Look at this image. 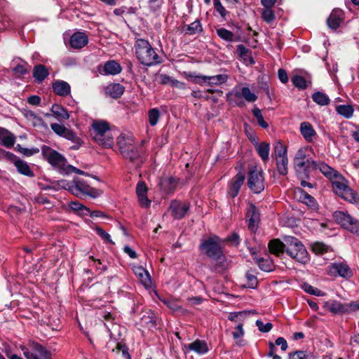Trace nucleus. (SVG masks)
Masks as SVG:
<instances>
[{"label":"nucleus","instance_id":"f257e3e1","mask_svg":"<svg viewBox=\"0 0 359 359\" xmlns=\"http://www.w3.org/2000/svg\"><path fill=\"white\" fill-rule=\"evenodd\" d=\"M135 49L137 58L141 64L150 67L161 62V57L148 41L137 39L135 43Z\"/></svg>","mask_w":359,"mask_h":359},{"label":"nucleus","instance_id":"f03ea898","mask_svg":"<svg viewBox=\"0 0 359 359\" xmlns=\"http://www.w3.org/2000/svg\"><path fill=\"white\" fill-rule=\"evenodd\" d=\"M286 254L297 262L305 265L310 261L307 250L304 244L297 238L288 236L285 238Z\"/></svg>","mask_w":359,"mask_h":359},{"label":"nucleus","instance_id":"7ed1b4c3","mask_svg":"<svg viewBox=\"0 0 359 359\" xmlns=\"http://www.w3.org/2000/svg\"><path fill=\"white\" fill-rule=\"evenodd\" d=\"M334 192L344 201L359 205V195L349 187V182L340 173L332 181Z\"/></svg>","mask_w":359,"mask_h":359},{"label":"nucleus","instance_id":"20e7f679","mask_svg":"<svg viewBox=\"0 0 359 359\" xmlns=\"http://www.w3.org/2000/svg\"><path fill=\"white\" fill-rule=\"evenodd\" d=\"M91 135L93 140L105 148H111L114 145V135L109 125L104 121H95L92 124Z\"/></svg>","mask_w":359,"mask_h":359},{"label":"nucleus","instance_id":"39448f33","mask_svg":"<svg viewBox=\"0 0 359 359\" xmlns=\"http://www.w3.org/2000/svg\"><path fill=\"white\" fill-rule=\"evenodd\" d=\"M117 144L122 156L137 165L142 162L140 151L134 145V140L126 135L117 137Z\"/></svg>","mask_w":359,"mask_h":359},{"label":"nucleus","instance_id":"423d86ee","mask_svg":"<svg viewBox=\"0 0 359 359\" xmlns=\"http://www.w3.org/2000/svg\"><path fill=\"white\" fill-rule=\"evenodd\" d=\"M20 348L26 359H52L49 351L33 340H29L26 345H20Z\"/></svg>","mask_w":359,"mask_h":359},{"label":"nucleus","instance_id":"0eeeda50","mask_svg":"<svg viewBox=\"0 0 359 359\" xmlns=\"http://www.w3.org/2000/svg\"><path fill=\"white\" fill-rule=\"evenodd\" d=\"M50 128L57 136L70 141L72 143V149L78 150L82 145L83 141L81 137L72 129L66 127L64 124L53 123L50 124Z\"/></svg>","mask_w":359,"mask_h":359},{"label":"nucleus","instance_id":"6e6552de","mask_svg":"<svg viewBox=\"0 0 359 359\" xmlns=\"http://www.w3.org/2000/svg\"><path fill=\"white\" fill-rule=\"evenodd\" d=\"M71 194L76 197H81L82 196H88L95 198L100 196L102 194V191L100 189L91 187L83 180L79 178H74L72 180Z\"/></svg>","mask_w":359,"mask_h":359},{"label":"nucleus","instance_id":"1a4fd4ad","mask_svg":"<svg viewBox=\"0 0 359 359\" xmlns=\"http://www.w3.org/2000/svg\"><path fill=\"white\" fill-rule=\"evenodd\" d=\"M199 249L211 259H218L222 256L220 239L216 236L203 240L199 245Z\"/></svg>","mask_w":359,"mask_h":359},{"label":"nucleus","instance_id":"9d476101","mask_svg":"<svg viewBox=\"0 0 359 359\" xmlns=\"http://www.w3.org/2000/svg\"><path fill=\"white\" fill-rule=\"evenodd\" d=\"M333 217L342 227L359 236V221L357 219L343 211L334 212Z\"/></svg>","mask_w":359,"mask_h":359},{"label":"nucleus","instance_id":"9b49d317","mask_svg":"<svg viewBox=\"0 0 359 359\" xmlns=\"http://www.w3.org/2000/svg\"><path fill=\"white\" fill-rule=\"evenodd\" d=\"M274 156L276 168L279 174L285 175L288 172V158L286 147L280 142H277L274 146Z\"/></svg>","mask_w":359,"mask_h":359},{"label":"nucleus","instance_id":"f8f14e48","mask_svg":"<svg viewBox=\"0 0 359 359\" xmlns=\"http://www.w3.org/2000/svg\"><path fill=\"white\" fill-rule=\"evenodd\" d=\"M41 152L45 159L51 165L60 170L61 169H65L67 161L65 157L60 153L48 146H43Z\"/></svg>","mask_w":359,"mask_h":359},{"label":"nucleus","instance_id":"ddd939ff","mask_svg":"<svg viewBox=\"0 0 359 359\" xmlns=\"http://www.w3.org/2000/svg\"><path fill=\"white\" fill-rule=\"evenodd\" d=\"M248 185L254 193H261L264 189V179L262 170H258L256 167L252 168L249 171Z\"/></svg>","mask_w":359,"mask_h":359},{"label":"nucleus","instance_id":"4468645a","mask_svg":"<svg viewBox=\"0 0 359 359\" xmlns=\"http://www.w3.org/2000/svg\"><path fill=\"white\" fill-rule=\"evenodd\" d=\"M327 273L329 276L348 279L352 277L353 272L349 266L346 262H339L330 264L327 269Z\"/></svg>","mask_w":359,"mask_h":359},{"label":"nucleus","instance_id":"2eb2a0df","mask_svg":"<svg viewBox=\"0 0 359 359\" xmlns=\"http://www.w3.org/2000/svg\"><path fill=\"white\" fill-rule=\"evenodd\" d=\"M308 166L311 167V170L313 171H320L330 181L339 174L338 171L321 161L308 160Z\"/></svg>","mask_w":359,"mask_h":359},{"label":"nucleus","instance_id":"dca6fc26","mask_svg":"<svg viewBox=\"0 0 359 359\" xmlns=\"http://www.w3.org/2000/svg\"><path fill=\"white\" fill-rule=\"evenodd\" d=\"M227 96H233L236 99L234 102L237 106L243 105V101L241 100L242 97L248 102H255L257 99V96L245 86L242 87L240 90L236 87L231 93L227 94Z\"/></svg>","mask_w":359,"mask_h":359},{"label":"nucleus","instance_id":"f3484780","mask_svg":"<svg viewBox=\"0 0 359 359\" xmlns=\"http://www.w3.org/2000/svg\"><path fill=\"white\" fill-rule=\"evenodd\" d=\"M245 180V174L240 172L229 182L228 194L231 198H235L238 194V192L241 186L243 184Z\"/></svg>","mask_w":359,"mask_h":359},{"label":"nucleus","instance_id":"a211bd4d","mask_svg":"<svg viewBox=\"0 0 359 359\" xmlns=\"http://www.w3.org/2000/svg\"><path fill=\"white\" fill-rule=\"evenodd\" d=\"M172 216L177 219L184 217L189 210V204L180 201H172L170 206Z\"/></svg>","mask_w":359,"mask_h":359},{"label":"nucleus","instance_id":"6ab92c4d","mask_svg":"<svg viewBox=\"0 0 359 359\" xmlns=\"http://www.w3.org/2000/svg\"><path fill=\"white\" fill-rule=\"evenodd\" d=\"M51 114L47 113L46 117L54 116L58 121H66L70 117L67 109L58 104H53L50 107Z\"/></svg>","mask_w":359,"mask_h":359},{"label":"nucleus","instance_id":"aec40b11","mask_svg":"<svg viewBox=\"0 0 359 359\" xmlns=\"http://www.w3.org/2000/svg\"><path fill=\"white\" fill-rule=\"evenodd\" d=\"M299 130L301 135L307 142H313L316 139L317 133L309 122H302L300 124Z\"/></svg>","mask_w":359,"mask_h":359},{"label":"nucleus","instance_id":"412c9836","mask_svg":"<svg viewBox=\"0 0 359 359\" xmlns=\"http://www.w3.org/2000/svg\"><path fill=\"white\" fill-rule=\"evenodd\" d=\"M133 270L140 283L145 287L148 288L151 286V278L147 270L139 265L133 266Z\"/></svg>","mask_w":359,"mask_h":359},{"label":"nucleus","instance_id":"4be33fe9","mask_svg":"<svg viewBox=\"0 0 359 359\" xmlns=\"http://www.w3.org/2000/svg\"><path fill=\"white\" fill-rule=\"evenodd\" d=\"M246 216L248 218L249 229L255 231L257 229L259 222V213L253 204H250Z\"/></svg>","mask_w":359,"mask_h":359},{"label":"nucleus","instance_id":"5701e85b","mask_svg":"<svg viewBox=\"0 0 359 359\" xmlns=\"http://www.w3.org/2000/svg\"><path fill=\"white\" fill-rule=\"evenodd\" d=\"M88 42V37L81 32H76L74 33L71 37L69 43L72 48L74 49H80L87 45Z\"/></svg>","mask_w":359,"mask_h":359},{"label":"nucleus","instance_id":"b1692460","mask_svg":"<svg viewBox=\"0 0 359 359\" xmlns=\"http://www.w3.org/2000/svg\"><path fill=\"white\" fill-rule=\"evenodd\" d=\"M53 92L60 97H67L70 94V85L62 80H56L52 84Z\"/></svg>","mask_w":359,"mask_h":359},{"label":"nucleus","instance_id":"393cba45","mask_svg":"<svg viewBox=\"0 0 359 359\" xmlns=\"http://www.w3.org/2000/svg\"><path fill=\"white\" fill-rule=\"evenodd\" d=\"M343 20V12L340 9H334L327 20L330 28L337 29Z\"/></svg>","mask_w":359,"mask_h":359},{"label":"nucleus","instance_id":"a878e982","mask_svg":"<svg viewBox=\"0 0 359 359\" xmlns=\"http://www.w3.org/2000/svg\"><path fill=\"white\" fill-rule=\"evenodd\" d=\"M185 348L199 355H203L208 352L207 343L199 339H196L194 342L185 346Z\"/></svg>","mask_w":359,"mask_h":359},{"label":"nucleus","instance_id":"bb28decb","mask_svg":"<svg viewBox=\"0 0 359 359\" xmlns=\"http://www.w3.org/2000/svg\"><path fill=\"white\" fill-rule=\"evenodd\" d=\"M325 307L327 311L334 314L346 313L345 304L336 300H329L326 302L325 303Z\"/></svg>","mask_w":359,"mask_h":359},{"label":"nucleus","instance_id":"cd10ccee","mask_svg":"<svg viewBox=\"0 0 359 359\" xmlns=\"http://www.w3.org/2000/svg\"><path fill=\"white\" fill-rule=\"evenodd\" d=\"M0 141L6 147H12L15 142V137L8 130L0 128Z\"/></svg>","mask_w":359,"mask_h":359},{"label":"nucleus","instance_id":"c85d7f7f","mask_svg":"<svg viewBox=\"0 0 359 359\" xmlns=\"http://www.w3.org/2000/svg\"><path fill=\"white\" fill-rule=\"evenodd\" d=\"M308 160H299L294 158V168L298 175H302L308 177L309 170H311V167L308 166Z\"/></svg>","mask_w":359,"mask_h":359},{"label":"nucleus","instance_id":"c756f323","mask_svg":"<svg viewBox=\"0 0 359 359\" xmlns=\"http://www.w3.org/2000/svg\"><path fill=\"white\" fill-rule=\"evenodd\" d=\"M177 184V180L173 177H165L160 182L161 189L166 194L174 191Z\"/></svg>","mask_w":359,"mask_h":359},{"label":"nucleus","instance_id":"7c9ffc66","mask_svg":"<svg viewBox=\"0 0 359 359\" xmlns=\"http://www.w3.org/2000/svg\"><path fill=\"white\" fill-rule=\"evenodd\" d=\"M32 74L38 83H42L48 77L49 72L44 65H38L34 67Z\"/></svg>","mask_w":359,"mask_h":359},{"label":"nucleus","instance_id":"2f4dec72","mask_svg":"<svg viewBox=\"0 0 359 359\" xmlns=\"http://www.w3.org/2000/svg\"><path fill=\"white\" fill-rule=\"evenodd\" d=\"M255 149L264 162H267L269 159L270 144L266 142L257 143Z\"/></svg>","mask_w":359,"mask_h":359},{"label":"nucleus","instance_id":"473e14b6","mask_svg":"<svg viewBox=\"0 0 359 359\" xmlns=\"http://www.w3.org/2000/svg\"><path fill=\"white\" fill-rule=\"evenodd\" d=\"M14 165L19 173L28 177L34 176V172L25 161L17 159L14 161Z\"/></svg>","mask_w":359,"mask_h":359},{"label":"nucleus","instance_id":"72a5a7b5","mask_svg":"<svg viewBox=\"0 0 359 359\" xmlns=\"http://www.w3.org/2000/svg\"><path fill=\"white\" fill-rule=\"evenodd\" d=\"M269 248L272 254L280 256L285 251V242L283 243L278 239L272 240L269 243Z\"/></svg>","mask_w":359,"mask_h":359},{"label":"nucleus","instance_id":"f704fd0d","mask_svg":"<svg viewBox=\"0 0 359 359\" xmlns=\"http://www.w3.org/2000/svg\"><path fill=\"white\" fill-rule=\"evenodd\" d=\"M106 92L111 97L118 98L123 95L124 87L120 83H111L106 88Z\"/></svg>","mask_w":359,"mask_h":359},{"label":"nucleus","instance_id":"c9c22d12","mask_svg":"<svg viewBox=\"0 0 359 359\" xmlns=\"http://www.w3.org/2000/svg\"><path fill=\"white\" fill-rule=\"evenodd\" d=\"M121 67L117 62L110 60L107 62L104 66V72L105 74L116 75L121 72Z\"/></svg>","mask_w":359,"mask_h":359},{"label":"nucleus","instance_id":"e433bc0d","mask_svg":"<svg viewBox=\"0 0 359 359\" xmlns=\"http://www.w3.org/2000/svg\"><path fill=\"white\" fill-rule=\"evenodd\" d=\"M68 205L74 212L81 215H88L90 213V209L78 201H71Z\"/></svg>","mask_w":359,"mask_h":359},{"label":"nucleus","instance_id":"4c0bfd02","mask_svg":"<svg viewBox=\"0 0 359 359\" xmlns=\"http://www.w3.org/2000/svg\"><path fill=\"white\" fill-rule=\"evenodd\" d=\"M336 111L338 114L346 118H350L353 116L354 109L350 104H341L336 107Z\"/></svg>","mask_w":359,"mask_h":359},{"label":"nucleus","instance_id":"58836bf2","mask_svg":"<svg viewBox=\"0 0 359 359\" xmlns=\"http://www.w3.org/2000/svg\"><path fill=\"white\" fill-rule=\"evenodd\" d=\"M256 262L259 269L264 271L269 272L274 269L273 262L269 257L257 259Z\"/></svg>","mask_w":359,"mask_h":359},{"label":"nucleus","instance_id":"ea45409f","mask_svg":"<svg viewBox=\"0 0 359 359\" xmlns=\"http://www.w3.org/2000/svg\"><path fill=\"white\" fill-rule=\"evenodd\" d=\"M208 80L209 86H219L226 82L228 76L225 74L215 76H208V78H204Z\"/></svg>","mask_w":359,"mask_h":359},{"label":"nucleus","instance_id":"a19ab883","mask_svg":"<svg viewBox=\"0 0 359 359\" xmlns=\"http://www.w3.org/2000/svg\"><path fill=\"white\" fill-rule=\"evenodd\" d=\"M312 100L314 102L320 106L328 105L330 102L329 97L320 91L316 92L312 95Z\"/></svg>","mask_w":359,"mask_h":359},{"label":"nucleus","instance_id":"79ce46f5","mask_svg":"<svg viewBox=\"0 0 359 359\" xmlns=\"http://www.w3.org/2000/svg\"><path fill=\"white\" fill-rule=\"evenodd\" d=\"M299 201L308 206L314 207L316 204L315 198L302 189H298Z\"/></svg>","mask_w":359,"mask_h":359},{"label":"nucleus","instance_id":"37998d69","mask_svg":"<svg viewBox=\"0 0 359 359\" xmlns=\"http://www.w3.org/2000/svg\"><path fill=\"white\" fill-rule=\"evenodd\" d=\"M24 114L27 120L34 127L39 126L43 123L42 118L32 111H26Z\"/></svg>","mask_w":359,"mask_h":359},{"label":"nucleus","instance_id":"c03bdc74","mask_svg":"<svg viewBox=\"0 0 359 359\" xmlns=\"http://www.w3.org/2000/svg\"><path fill=\"white\" fill-rule=\"evenodd\" d=\"M203 30L201 22L196 20L187 26L185 32L189 35H194L201 32Z\"/></svg>","mask_w":359,"mask_h":359},{"label":"nucleus","instance_id":"a18cd8bd","mask_svg":"<svg viewBox=\"0 0 359 359\" xmlns=\"http://www.w3.org/2000/svg\"><path fill=\"white\" fill-rule=\"evenodd\" d=\"M217 35L226 41H233L234 34L231 31L225 28H219L216 30Z\"/></svg>","mask_w":359,"mask_h":359},{"label":"nucleus","instance_id":"49530a36","mask_svg":"<svg viewBox=\"0 0 359 359\" xmlns=\"http://www.w3.org/2000/svg\"><path fill=\"white\" fill-rule=\"evenodd\" d=\"M252 112L254 115V116L257 118L258 124L263 128H267L269 125L268 123L264 121V117L262 116L261 110L255 107Z\"/></svg>","mask_w":359,"mask_h":359},{"label":"nucleus","instance_id":"de8ad7c7","mask_svg":"<svg viewBox=\"0 0 359 359\" xmlns=\"http://www.w3.org/2000/svg\"><path fill=\"white\" fill-rule=\"evenodd\" d=\"M328 246L320 242H316L312 245V251L317 255H322L328 251Z\"/></svg>","mask_w":359,"mask_h":359},{"label":"nucleus","instance_id":"09e8293b","mask_svg":"<svg viewBox=\"0 0 359 359\" xmlns=\"http://www.w3.org/2000/svg\"><path fill=\"white\" fill-rule=\"evenodd\" d=\"M160 117V112L158 109L154 108L149 111V121L151 126L157 124Z\"/></svg>","mask_w":359,"mask_h":359},{"label":"nucleus","instance_id":"8fccbe9b","mask_svg":"<svg viewBox=\"0 0 359 359\" xmlns=\"http://www.w3.org/2000/svg\"><path fill=\"white\" fill-rule=\"evenodd\" d=\"M292 82L295 87L299 89H305L306 88V81L305 79L302 76H294L292 78Z\"/></svg>","mask_w":359,"mask_h":359},{"label":"nucleus","instance_id":"3c124183","mask_svg":"<svg viewBox=\"0 0 359 359\" xmlns=\"http://www.w3.org/2000/svg\"><path fill=\"white\" fill-rule=\"evenodd\" d=\"M186 76L190 78L197 84L202 85L203 83H208V80L204 78H208V76L196 75L195 73L186 74Z\"/></svg>","mask_w":359,"mask_h":359},{"label":"nucleus","instance_id":"603ef678","mask_svg":"<svg viewBox=\"0 0 359 359\" xmlns=\"http://www.w3.org/2000/svg\"><path fill=\"white\" fill-rule=\"evenodd\" d=\"M262 17L265 22L270 23L275 19V14L271 8H264L262 13Z\"/></svg>","mask_w":359,"mask_h":359},{"label":"nucleus","instance_id":"864d4df0","mask_svg":"<svg viewBox=\"0 0 359 359\" xmlns=\"http://www.w3.org/2000/svg\"><path fill=\"white\" fill-rule=\"evenodd\" d=\"M312 151L313 149L311 146H306L299 148L295 154L294 158H299V160L306 159V154L308 151Z\"/></svg>","mask_w":359,"mask_h":359},{"label":"nucleus","instance_id":"5fc2aeb1","mask_svg":"<svg viewBox=\"0 0 359 359\" xmlns=\"http://www.w3.org/2000/svg\"><path fill=\"white\" fill-rule=\"evenodd\" d=\"M213 5L215 9L219 13L220 16L225 19L226 15L228 14V11L222 6L220 0H213Z\"/></svg>","mask_w":359,"mask_h":359},{"label":"nucleus","instance_id":"6e6d98bb","mask_svg":"<svg viewBox=\"0 0 359 359\" xmlns=\"http://www.w3.org/2000/svg\"><path fill=\"white\" fill-rule=\"evenodd\" d=\"M27 67H28V65L26 63L18 64V65H16V67H15L13 68V72H15V74H17L18 76H23V75L26 74L27 73H28L29 69Z\"/></svg>","mask_w":359,"mask_h":359},{"label":"nucleus","instance_id":"4d7b16f0","mask_svg":"<svg viewBox=\"0 0 359 359\" xmlns=\"http://www.w3.org/2000/svg\"><path fill=\"white\" fill-rule=\"evenodd\" d=\"M256 325L257 326V327L260 332H264V333L269 332L273 327L272 323H267L264 324L260 320H257L256 321Z\"/></svg>","mask_w":359,"mask_h":359},{"label":"nucleus","instance_id":"13d9d810","mask_svg":"<svg viewBox=\"0 0 359 359\" xmlns=\"http://www.w3.org/2000/svg\"><path fill=\"white\" fill-rule=\"evenodd\" d=\"M95 231L101 237V238L102 240H104L105 242H107L109 243H114L113 241L111 240L110 235L107 232H106L104 230H103L100 227H96L95 229Z\"/></svg>","mask_w":359,"mask_h":359},{"label":"nucleus","instance_id":"bf43d9fd","mask_svg":"<svg viewBox=\"0 0 359 359\" xmlns=\"http://www.w3.org/2000/svg\"><path fill=\"white\" fill-rule=\"evenodd\" d=\"M162 302L165 304L171 310L176 311L180 309V306L174 299H161Z\"/></svg>","mask_w":359,"mask_h":359},{"label":"nucleus","instance_id":"052dcab7","mask_svg":"<svg viewBox=\"0 0 359 359\" xmlns=\"http://www.w3.org/2000/svg\"><path fill=\"white\" fill-rule=\"evenodd\" d=\"M141 207L149 208L151 205V201L147 198V194L137 195Z\"/></svg>","mask_w":359,"mask_h":359},{"label":"nucleus","instance_id":"680f3d73","mask_svg":"<svg viewBox=\"0 0 359 359\" xmlns=\"http://www.w3.org/2000/svg\"><path fill=\"white\" fill-rule=\"evenodd\" d=\"M245 277L248 280V287L250 288H255L257 285V277L249 272L246 273Z\"/></svg>","mask_w":359,"mask_h":359},{"label":"nucleus","instance_id":"e2e57ef3","mask_svg":"<svg viewBox=\"0 0 359 359\" xmlns=\"http://www.w3.org/2000/svg\"><path fill=\"white\" fill-rule=\"evenodd\" d=\"M148 188L144 182L140 181L136 186L137 195L147 194Z\"/></svg>","mask_w":359,"mask_h":359},{"label":"nucleus","instance_id":"0e129e2a","mask_svg":"<svg viewBox=\"0 0 359 359\" xmlns=\"http://www.w3.org/2000/svg\"><path fill=\"white\" fill-rule=\"evenodd\" d=\"M309 356L306 355L304 351H297L290 355L289 359H309Z\"/></svg>","mask_w":359,"mask_h":359},{"label":"nucleus","instance_id":"69168bd1","mask_svg":"<svg viewBox=\"0 0 359 359\" xmlns=\"http://www.w3.org/2000/svg\"><path fill=\"white\" fill-rule=\"evenodd\" d=\"M302 287L304 290V291L309 294H314L316 296L320 295V291L318 289L311 286L309 284L305 283V284H304Z\"/></svg>","mask_w":359,"mask_h":359},{"label":"nucleus","instance_id":"338daca9","mask_svg":"<svg viewBox=\"0 0 359 359\" xmlns=\"http://www.w3.org/2000/svg\"><path fill=\"white\" fill-rule=\"evenodd\" d=\"M116 348L118 351H121L122 353L123 356L126 359L131 358L130 355L129 354V352H128V348L125 344H118L116 346Z\"/></svg>","mask_w":359,"mask_h":359},{"label":"nucleus","instance_id":"774afa93","mask_svg":"<svg viewBox=\"0 0 359 359\" xmlns=\"http://www.w3.org/2000/svg\"><path fill=\"white\" fill-rule=\"evenodd\" d=\"M233 337L234 339H238L244 335V330L243 329V324L239 323L235 328V331L233 332Z\"/></svg>","mask_w":359,"mask_h":359}]
</instances>
